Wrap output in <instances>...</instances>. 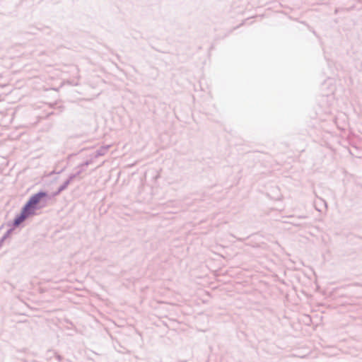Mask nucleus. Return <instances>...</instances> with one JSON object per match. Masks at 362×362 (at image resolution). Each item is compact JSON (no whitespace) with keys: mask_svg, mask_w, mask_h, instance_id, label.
Here are the masks:
<instances>
[{"mask_svg":"<svg viewBox=\"0 0 362 362\" xmlns=\"http://www.w3.org/2000/svg\"><path fill=\"white\" fill-rule=\"evenodd\" d=\"M46 195L45 192H39L33 195L25 205L24 208L28 211H33L34 214L36 205L40 202L41 199L46 197Z\"/></svg>","mask_w":362,"mask_h":362,"instance_id":"nucleus-1","label":"nucleus"},{"mask_svg":"<svg viewBox=\"0 0 362 362\" xmlns=\"http://www.w3.org/2000/svg\"><path fill=\"white\" fill-rule=\"evenodd\" d=\"M33 211H28L24 207L21 211V214L16 218L14 220V225L16 226L20 225L22 222L25 221V219L28 217L30 215H33Z\"/></svg>","mask_w":362,"mask_h":362,"instance_id":"nucleus-2","label":"nucleus"}]
</instances>
